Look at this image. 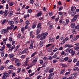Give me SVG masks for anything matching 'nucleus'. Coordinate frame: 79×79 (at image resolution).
<instances>
[{
	"instance_id": "obj_21",
	"label": "nucleus",
	"mask_w": 79,
	"mask_h": 79,
	"mask_svg": "<svg viewBox=\"0 0 79 79\" xmlns=\"http://www.w3.org/2000/svg\"><path fill=\"white\" fill-rule=\"evenodd\" d=\"M25 23L26 25H27L28 26H29V25L30 24V23H29V21H28V20H26Z\"/></svg>"
},
{
	"instance_id": "obj_1",
	"label": "nucleus",
	"mask_w": 79,
	"mask_h": 79,
	"mask_svg": "<svg viewBox=\"0 0 79 79\" xmlns=\"http://www.w3.org/2000/svg\"><path fill=\"white\" fill-rule=\"evenodd\" d=\"M9 31V27H7L6 29H4L1 31V34H7V33Z\"/></svg>"
},
{
	"instance_id": "obj_64",
	"label": "nucleus",
	"mask_w": 79,
	"mask_h": 79,
	"mask_svg": "<svg viewBox=\"0 0 79 79\" xmlns=\"http://www.w3.org/2000/svg\"><path fill=\"white\" fill-rule=\"evenodd\" d=\"M76 66H79V61H77L76 63Z\"/></svg>"
},
{
	"instance_id": "obj_56",
	"label": "nucleus",
	"mask_w": 79,
	"mask_h": 79,
	"mask_svg": "<svg viewBox=\"0 0 79 79\" xmlns=\"http://www.w3.org/2000/svg\"><path fill=\"white\" fill-rule=\"evenodd\" d=\"M78 69V67H75L73 69V71H76V70H77Z\"/></svg>"
},
{
	"instance_id": "obj_7",
	"label": "nucleus",
	"mask_w": 79,
	"mask_h": 79,
	"mask_svg": "<svg viewBox=\"0 0 79 79\" xmlns=\"http://www.w3.org/2000/svg\"><path fill=\"white\" fill-rule=\"evenodd\" d=\"M13 15V12L12 11H10L8 13V17L10 18Z\"/></svg>"
},
{
	"instance_id": "obj_31",
	"label": "nucleus",
	"mask_w": 79,
	"mask_h": 79,
	"mask_svg": "<svg viewBox=\"0 0 79 79\" xmlns=\"http://www.w3.org/2000/svg\"><path fill=\"white\" fill-rule=\"evenodd\" d=\"M14 4V3L12 2H10L9 3V6H12Z\"/></svg>"
},
{
	"instance_id": "obj_41",
	"label": "nucleus",
	"mask_w": 79,
	"mask_h": 79,
	"mask_svg": "<svg viewBox=\"0 0 79 79\" xmlns=\"http://www.w3.org/2000/svg\"><path fill=\"white\" fill-rule=\"evenodd\" d=\"M54 74H55V73H50L49 74V76H51L52 77V76H53V75H54Z\"/></svg>"
},
{
	"instance_id": "obj_52",
	"label": "nucleus",
	"mask_w": 79,
	"mask_h": 79,
	"mask_svg": "<svg viewBox=\"0 0 79 79\" xmlns=\"http://www.w3.org/2000/svg\"><path fill=\"white\" fill-rule=\"evenodd\" d=\"M4 55H5V53H4V51H2L1 53V55L2 56H4Z\"/></svg>"
},
{
	"instance_id": "obj_26",
	"label": "nucleus",
	"mask_w": 79,
	"mask_h": 79,
	"mask_svg": "<svg viewBox=\"0 0 79 79\" xmlns=\"http://www.w3.org/2000/svg\"><path fill=\"white\" fill-rule=\"evenodd\" d=\"M6 46L7 47H8V48H10L11 47V46H12V45L10 44H6Z\"/></svg>"
},
{
	"instance_id": "obj_54",
	"label": "nucleus",
	"mask_w": 79,
	"mask_h": 79,
	"mask_svg": "<svg viewBox=\"0 0 79 79\" xmlns=\"http://www.w3.org/2000/svg\"><path fill=\"white\" fill-rule=\"evenodd\" d=\"M58 14L60 15V16H62L63 14V13L62 12H58Z\"/></svg>"
},
{
	"instance_id": "obj_33",
	"label": "nucleus",
	"mask_w": 79,
	"mask_h": 79,
	"mask_svg": "<svg viewBox=\"0 0 79 79\" xmlns=\"http://www.w3.org/2000/svg\"><path fill=\"white\" fill-rule=\"evenodd\" d=\"M21 30L22 32H24V30H25V28H24V27H22L21 28Z\"/></svg>"
},
{
	"instance_id": "obj_12",
	"label": "nucleus",
	"mask_w": 79,
	"mask_h": 79,
	"mask_svg": "<svg viewBox=\"0 0 79 79\" xmlns=\"http://www.w3.org/2000/svg\"><path fill=\"white\" fill-rule=\"evenodd\" d=\"M15 57V54H10L9 55V57L11 58H13Z\"/></svg>"
},
{
	"instance_id": "obj_61",
	"label": "nucleus",
	"mask_w": 79,
	"mask_h": 79,
	"mask_svg": "<svg viewBox=\"0 0 79 79\" xmlns=\"http://www.w3.org/2000/svg\"><path fill=\"white\" fill-rule=\"evenodd\" d=\"M6 20H4L2 22V24H5V23H6Z\"/></svg>"
},
{
	"instance_id": "obj_16",
	"label": "nucleus",
	"mask_w": 79,
	"mask_h": 79,
	"mask_svg": "<svg viewBox=\"0 0 79 79\" xmlns=\"http://www.w3.org/2000/svg\"><path fill=\"white\" fill-rule=\"evenodd\" d=\"M50 69L49 67H48L46 68V69L44 70V73H47L49 71V69Z\"/></svg>"
},
{
	"instance_id": "obj_10",
	"label": "nucleus",
	"mask_w": 79,
	"mask_h": 79,
	"mask_svg": "<svg viewBox=\"0 0 79 79\" xmlns=\"http://www.w3.org/2000/svg\"><path fill=\"white\" fill-rule=\"evenodd\" d=\"M8 15V10H6L4 12V17H6Z\"/></svg>"
},
{
	"instance_id": "obj_63",
	"label": "nucleus",
	"mask_w": 79,
	"mask_h": 79,
	"mask_svg": "<svg viewBox=\"0 0 79 79\" xmlns=\"http://www.w3.org/2000/svg\"><path fill=\"white\" fill-rule=\"evenodd\" d=\"M75 29H79V25H77V26L75 27Z\"/></svg>"
},
{
	"instance_id": "obj_40",
	"label": "nucleus",
	"mask_w": 79,
	"mask_h": 79,
	"mask_svg": "<svg viewBox=\"0 0 79 79\" xmlns=\"http://www.w3.org/2000/svg\"><path fill=\"white\" fill-rule=\"evenodd\" d=\"M79 46H75L74 48V50H78V49H79Z\"/></svg>"
},
{
	"instance_id": "obj_20",
	"label": "nucleus",
	"mask_w": 79,
	"mask_h": 79,
	"mask_svg": "<svg viewBox=\"0 0 79 79\" xmlns=\"http://www.w3.org/2000/svg\"><path fill=\"white\" fill-rule=\"evenodd\" d=\"M75 24L72 23L70 24V26L72 28H74L75 27Z\"/></svg>"
},
{
	"instance_id": "obj_45",
	"label": "nucleus",
	"mask_w": 79,
	"mask_h": 79,
	"mask_svg": "<svg viewBox=\"0 0 79 79\" xmlns=\"http://www.w3.org/2000/svg\"><path fill=\"white\" fill-rule=\"evenodd\" d=\"M14 22L16 24H17L18 23V19H15V20H14Z\"/></svg>"
},
{
	"instance_id": "obj_8",
	"label": "nucleus",
	"mask_w": 79,
	"mask_h": 79,
	"mask_svg": "<svg viewBox=\"0 0 79 79\" xmlns=\"http://www.w3.org/2000/svg\"><path fill=\"white\" fill-rule=\"evenodd\" d=\"M28 63H29L28 61L26 60L24 62V64H24L23 65L24 66H29V65L28 64Z\"/></svg>"
},
{
	"instance_id": "obj_18",
	"label": "nucleus",
	"mask_w": 79,
	"mask_h": 79,
	"mask_svg": "<svg viewBox=\"0 0 79 79\" xmlns=\"http://www.w3.org/2000/svg\"><path fill=\"white\" fill-rule=\"evenodd\" d=\"M60 65L61 66H62V67H68V65L61 63L60 64Z\"/></svg>"
},
{
	"instance_id": "obj_43",
	"label": "nucleus",
	"mask_w": 79,
	"mask_h": 79,
	"mask_svg": "<svg viewBox=\"0 0 79 79\" xmlns=\"http://www.w3.org/2000/svg\"><path fill=\"white\" fill-rule=\"evenodd\" d=\"M19 61H20L19 60L17 59H16L15 60V63H19Z\"/></svg>"
},
{
	"instance_id": "obj_36",
	"label": "nucleus",
	"mask_w": 79,
	"mask_h": 79,
	"mask_svg": "<svg viewBox=\"0 0 79 79\" xmlns=\"http://www.w3.org/2000/svg\"><path fill=\"white\" fill-rule=\"evenodd\" d=\"M59 61H60V62H61V63H63V62H64V60L63 58H61L59 60Z\"/></svg>"
},
{
	"instance_id": "obj_25",
	"label": "nucleus",
	"mask_w": 79,
	"mask_h": 79,
	"mask_svg": "<svg viewBox=\"0 0 79 79\" xmlns=\"http://www.w3.org/2000/svg\"><path fill=\"white\" fill-rule=\"evenodd\" d=\"M14 27H15V26H14V25H11L9 27V30H11L12 29H13Z\"/></svg>"
},
{
	"instance_id": "obj_4",
	"label": "nucleus",
	"mask_w": 79,
	"mask_h": 79,
	"mask_svg": "<svg viewBox=\"0 0 79 79\" xmlns=\"http://www.w3.org/2000/svg\"><path fill=\"white\" fill-rule=\"evenodd\" d=\"M41 25L42 23H39L37 25V29L41 30L42 29V27H41Z\"/></svg>"
},
{
	"instance_id": "obj_23",
	"label": "nucleus",
	"mask_w": 79,
	"mask_h": 79,
	"mask_svg": "<svg viewBox=\"0 0 79 79\" xmlns=\"http://www.w3.org/2000/svg\"><path fill=\"white\" fill-rule=\"evenodd\" d=\"M7 40H8V38H6V39L3 38L2 39V40L4 41V44H6V41Z\"/></svg>"
},
{
	"instance_id": "obj_22",
	"label": "nucleus",
	"mask_w": 79,
	"mask_h": 79,
	"mask_svg": "<svg viewBox=\"0 0 79 79\" xmlns=\"http://www.w3.org/2000/svg\"><path fill=\"white\" fill-rule=\"evenodd\" d=\"M79 15H75L74 16H73V18H74L76 20V19H77V18H79Z\"/></svg>"
},
{
	"instance_id": "obj_51",
	"label": "nucleus",
	"mask_w": 79,
	"mask_h": 79,
	"mask_svg": "<svg viewBox=\"0 0 79 79\" xmlns=\"http://www.w3.org/2000/svg\"><path fill=\"white\" fill-rule=\"evenodd\" d=\"M8 40L9 41H10V42H12V40H13V39L12 38L10 37L9 38Z\"/></svg>"
},
{
	"instance_id": "obj_53",
	"label": "nucleus",
	"mask_w": 79,
	"mask_h": 79,
	"mask_svg": "<svg viewBox=\"0 0 79 79\" xmlns=\"http://www.w3.org/2000/svg\"><path fill=\"white\" fill-rule=\"evenodd\" d=\"M15 47H16V46L15 45H13L11 48V50H14Z\"/></svg>"
},
{
	"instance_id": "obj_11",
	"label": "nucleus",
	"mask_w": 79,
	"mask_h": 79,
	"mask_svg": "<svg viewBox=\"0 0 79 79\" xmlns=\"http://www.w3.org/2000/svg\"><path fill=\"white\" fill-rule=\"evenodd\" d=\"M65 48H66L67 47H69V48H71L73 47V46L70 45V44H66L64 46Z\"/></svg>"
},
{
	"instance_id": "obj_19",
	"label": "nucleus",
	"mask_w": 79,
	"mask_h": 79,
	"mask_svg": "<svg viewBox=\"0 0 79 79\" xmlns=\"http://www.w3.org/2000/svg\"><path fill=\"white\" fill-rule=\"evenodd\" d=\"M33 47L34 45H33V44H32V43H31V44L30 45V46L29 47L30 49H31V50H32Z\"/></svg>"
},
{
	"instance_id": "obj_3",
	"label": "nucleus",
	"mask_w": 79,
	"mask_h": 79,
	"mask_svg": "<svg viewBox=\"0 0 79 79\" xmlns=\"http://www.w3.org/2000/svg\"><path fill=\"white\" fill-rule=\"evenodd\" d=\"M69 53H71V56H73V55H74V54H75V52L73 51L72 49L69 50Z\"/></svg>"
},
{
	"instance_id": "obj_29",
	"label": "nucleus",
	"mask_w": 79,
	"mask_h": 79,
	"mask_svg": "<svg viewBox=\"0 0 79 79\" xmlns=\"http://www.w3.org/2000/svg\"><path fill=\"white\" fill-rule=\"evenodd\" d=\"M65 21H66V22L65 23V25H67V24H68L69 23V19H66L65 20Z\"/></svg>"
},
{
	"instance_id": "obj_62",
	"label": "nucleus",
	"mask_w": 79,
	"mask_h": 79,
	"mask_svg": "<svg viewBox=\"0 0 79 79\" xmlns=\"http://www.w3.org/2000/svg\"><path fill=\"white\" fill-rule=\"evenodd\" d=\"M53 78L52 77L49 76L48 78V79H53Z\"/></svg>"
},
{
	"instance_id": "obj_57",
	"label": "nucleus",
	"mask_w": 79,
	"mask_h": 79,
	"mask_svg": "<svg viewBox=\"0 0 79 79\" xmlns=\"http://www.w3.org/2000/svg\"><path fill=\"white\" fill-rule=\"evenodd\" d=\"M77 59H75L73 61V62L74 63H76V62H77Z\"/></svg>"
},
{
	"instance_id": "obj_27",
	"label": "nucleus",
	"mask_w": 79,
	"mask_h": 79,
	"mask_svg": "<svg viewBox=\"0 0 79 79\" xmlns=\"http://www.w3.org/2000/svg\"><path fill=\"white\" fill-rule=\"evenodd\" d=\"M72 11H74L76 10V7L74 6H72L71 8Z\"/></svg>"
},
{
	"instance_id": "obj_38",
	"label": "nucleus",
	"mask_w": 79,
	"mask_h": 79,
	"mask_svg": "<svg viewBox=\"0 0 79 79\" xmlns=\"http://www.w3.org/2000/svg\"><path fill=\"white\" fill-rule=\"evenodd\" d=\"M13 66L12 65H10L9 66L8 69H13Z\"/></svg>"
},
{
	"instance_id": "obj_32",
	"label": "nucleus",
	"mask_w": 79,
	"mask_h": 79,
	"mask_svg": "<svg viewBox=\"0 0 79 79\" xmlns=\"http://www.w3.org/2000/svg\"><path fill=\"white\" fill-rule=\"evenodd\" d=\"M42 35L40 34L39 35H37L36 37L37 39H39L40 38H42Z\"/></svg>"
},
{
	"instance_id": "obj_50",
	"label": "nucleus",
	"mask_w": 79,
	"mask_h": 79,
	"mask_svg": "<svg viewBox=\"0 0 79 79\" xmlns=\"http://www.w3.org/2000/svg\"><path fill=\"white\" fill-rule=\"evenodd\" d=\"M76 21V20L73 18L71 19V23H73V22H75V21Z\"/></svg>"
},
{
	"instance_id": "obj_14",
	"label": "nucleus",
	"mask_w": 79,
	"mask_h": 79,
	"mask_svg": "<svg viewBox=\"0 0 79 79\" xmlns=\"http://www.w3.org/2000/svg\"><path fill=\"white\" fill-rule=\"evenodd\" d=\"M5 48V45H3V46L1 48L0 50V52H2V51L4 50Z\"/></svg>"
},
{
	"instance_id": "obj_17",
	"label": "nucleus",
	"mask_w": 79,
	"mask_h": 79,
	"mask_svg": "<svg viewBox=\"0 0 79 79\" xmlns=\"http://www.w3.org/2000/svg\"><path fill=\"white\" fill-rule=\"evenodd\" d=\"M78 38L77 37H74L71 40V42H74V41H76V40H77Z\"/></svg>"
},
{
	"instance_id": "obj_28",
	"label": "nucleus",
	"mask_w": 79,
	"mask_h": 79,
	"mask_svg": "<svg viewBox=\"0 0 79 79\" xmlns=\"http://www.w3.org/2000/svg\"><path fill=\"white\" fill-rule=\"evenodd\" d=\"M37 52H35L33 53L31 56V58H33V57H34V56H35L36 54H37Z\"/></svg>"
},
{
	"instance_id": "obj_42",
	"label": "nucleus",
	"mask_w": 79,
	"mask_h": 79,
	"mask_svg": "<svg viewBox=\"0 0 79 79\" xmlns=\"http://www.w3.org/2000/svg\"><path fill=\"white\" fill-rule=\"evenodd\" d=\"M37 60H34L32 61V63L33 64H36V63H37Z\"/></svg>"
},
{
	"instance_id": "obj_44",
	"label": "nucleus",
	"mask_w": 79,
	"mask_h": 79,
	"mask_svg": "<svg viewBox=\"0 0 79 79\" xmlns=\"http://www.w3.org/2000/svg\"><path fill=\"white\" fill-rule=\"evenodd\" d=\"M58 49V48H55V49L53 50V52H56V51H57Z\"/></svg>"
},
{
	"instance_id": "obj_24",
	"label": "nucleus",
	"mask_w": 79,
	"mask_h": 79,
	"mask_svg": "<svg viewBox=\"0 0 79 79\" xmlns=\"http://www.w3.org/2000/svg\"><path fill=\"white\" fill-rule=\"evenodd\" d=\"M52 72H53V68H51V69L49 70L48 73H52Z\"/></svg>"
},
{
	"instance_id": "obj_6",
	"label": "nucleus",
	"mask_w": 79,
	"mask_h": 79,
	"mask_svg": "<svg viewBox=\"0 0 79 79\" xmlns=\"http://www.w3.org/2000/svg\"><path fill=\"white\" fill-rule=\"evenodd\" d=\"M42 14V12L40 11L38 13L35 15L36 18H39V17Z\"/></svg>"
},
{
	"instance_id": "obj_49",
	"label": "nucleus",
	"mask_w": 79,
	"mask_h": 79,
	"mask_svg": "<svg viewBox=\"0 0 79 79\" xmlns=\"http://www.w3.org/2000/svg\"><path fill=\"white\" fill-rule=\"evenodd\" d=\"M4 13V11L3 10H1L0 11V15H3Z\"/></svg>"
},
{
	"instance_id": "obj_15",
	"label": "nucleus",
	"mask_w": 79,
	"mask_h": 79,
	"mask_svg": "<svg viewBox=\"0 0 79 79\" xmlns=\"http://www.w3.org/2000/svg\"><path fill=\"white\" fill-rule=\"evenodd\" d=\"M40 30L37 29L36 31V35H38L40 34Z\"/></svg>"
},
{
	"instance_id": "obj_5",
	"label": "nucleus",
	"mask_w": 79,
	"mask_h": 79,
	"mask_svg": "<svg viewBox=\"0 0 79 79\" xmlns=\"http://www.w3.org/2000/svg\"><path fill=\"white\" fill-rule=\"evenodd\" d=\"M30 36L32 38V39H34V33L33 31H31L30 32Z\"/></svg>"
},
{
	"instance_id": "obj_2",
	"label": "nucleus",
	"mask_w": 79,
	"mask_h": 79,
	"mask_svg": "<svg viewBox=\"0 0 79 79\" xmlns=\"http://www.w3.org/2000/svg\"><path fill=\"white\" fill-rule=\"evenodd\" d=\"M41 35H42V36L43 37H42L40 39V40H44V39H45L46 38V37H47V35H48V33L47 32L43 33L41 34Z\"/></svg>"
},
{
	"instance_id": "obj_58",
	"label": "nucleus",
	"mask_w": 79,
	"mask_h": 79,
	"mask_svg": "<svg viewBox=\"0 0 79 79\" xmlns=\"http://www.w3.org/2000/svg\"><path fill=\"white\" fill-rule=\"evenodd\" d=\"M4 66H2L0 67V70H3V69H4Z\"/></svg>"
},
{
	"instance_id": "obj_37",
	"label": "nucleus",
	"mask_w": 79,
	"mask_h": 79,
	"mask_svg": "<svg viewBox=\"0 0 79 79\" xmlns=\"http://www.w3.org/2000/svg\"><path fill=\"white\" fill-rule=\"evenodd\" d=\"M75 15H76V13H75V12L73 11L72 13L71 14V16H74Z\"/></svg>"
},
{
	"instance_id": "obj_13",
	"label": "nucleus",
	"mask_w": 79,
	"mask_h": 79,
	"mask_svg": "<svg viewBox=\"0 0 79 79\" xmlns=\"http://www.w3.org/2000/svg\"><path fill=\"white\" fill-rule=\"evenodd\" d=\"M28 50V48H27L26 49L24 50L23 52H22V54H24V53H27V51Z\"/></svg>"
},
{
	"instance_id": "obj_47",
	"label": "nucleus",
	"mask_w": 79,
	"mask_h": 79,
	"mask_svg": "<svg viewBox=\"0 0 79 79\" xmlns=\"http://www.w3.org/2000/svg\"><path fill=\"white\" fill-rule=\"evenodd\" d=\"M17 73H19L21 71V68H19L17 69Z\"/></svg>"
},
{
	"instance_id": "obj_34",
	"label": "nucleus",
	"mask_w": 79,
	"mask_h": 79,
	"mask_svg": "<svg viewBox=\"0 0 79 79\" xmlns=\"http://www.w3.org/2000/svg\"><path fill=\"white\" fill-rule=\"evenodd\" d=\"M32 10L31 9H28L27 11V13H32Z\"/></svg>"
},
{
	"instance_id": "obj_60",
	"label": "nucleus",
	"mask_w": 79,
	"mask_h": 79,
	"mask_svg": "<svg viewBox=\"0 0 79 79\" xmlns=\"http://www.w3.org/2000/svg\"><path fill=\"white\" fill-rule=\"evenodd\" d=\"M6 3V0H2V4H4V3Z\"/></svg>"
},
{
	"instance_id": "obj_59",
	"label": "nucleus",
	"mask_w": 79,
	"mask_h": 79,
	"mask_svg": "<svg viewBox=\"0 0 79 79\" xmlns=\"http://www.w3.org/2000/svg\"><path fill=\"white\" fill-rule=\"evenodd\" d=\"M18 16H17V15H15L14 16V20H15V19H18Z\"/></svg>"
},
{
	"instance_id": "obj_35",
	"label": "nucleus",
	"mask_w": 79,
	"mask_h": 79,
	"mask_svg": "<svg viewBox=\"0 0 79 79\" xmlns=\"http://www.w3.org/2000/svg\"><path fill=\"white\" fill-rule=\"evenodd\" d=\"M21 72V73H25V72H26V70H25V69H24L23 68L22 69Z\"/></svg>"
},
{
	"instance_id": "obj_48",
	"label": "nucleus",
	"mask_w": 79,
	"mask_h": 79,
	"mask_svg": "<svg viewBox=\"0 0 79 79\" xmlns=\"http://www.w3.org/2000/svg\"><path fill=\"white\" fill-rule=\"evenodd\" d=\"M48 58L50 60H52V57L50 56H48Z\"/></svg>"
},
{
	"instance_id": "obj_55",
	"label": "nucleus",
	"mask_w": 79,
	"mask_h": 79,
	"mask_svg": "<svg viewBox=\"0 0 79 79\" xmlns=\"http://www.w3.org/2000/svg\"><path fill=\"white\" fill-rule=\"evenodd\" d=\"M43 45H44V44L42 42H40V47H42L43 46Z\"/></svg>"
},
{
	"instance_id": "obj_46",
	"label": "nucleus",
	"mask_w": 79,
	"mask_h": 79,
	"mask_svg": "<svg viewBox=\"0 0 79 79\" xmlns=\"http://www.w3.org/2000/svg\"><path fill=\"white\" fill-rule=\"evenodd\" d=\"M46 66H47V64L45 63H44L43 64L42 67H43L44 68H45V67H46Z\"/></svg>"
},
{
	"instance_id": "obj_9",
	"label": "nucleus",
	"mask_w": 79,
	"mask_h": 79,
	"mask_svg": "<svg viewBox=\"0 0 79 79\" xmlns=\"http://www.w3.org/2000/svg\"><path fill=\"white\" fill-rule=\"evenodd\" d=\"M3 75L6 76V77H10V74H9V73L6 72L4 73H3Z\"/></svg>"
},
{
	"instance_id": "obj_39",
	"label": "nucleus",
	"mask_w": 79,
	"mask_h": 79,
	"mask_svg": "<svg viewBox=\"0 0 79 79\" xmlns=\"http://www.w3.org/2000/svg\"><path fill=\"white\" fill-rule=\"evenodd\" d=\"M26 56L25 55H23L20 56V58L22 59H24L26 57Z\"/></svg>"
},
{
	"instance_id": "obj_30",
	"label": "nucleus",
	"mask_w": 79,
	"mask_h": 79,
	"mask_svg": "<svg viewBox=\"0 0 79 79\" xmlns=\"http://www.w3.org/2000/svg\"><path fill=\"white\" fill-rule=\"evenodd\" d=\"M65 70L66 69H63L62 70H61L60 72V74H62L63 73H64V71H65Z\"/></svg>"
}]
</instances>
